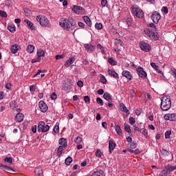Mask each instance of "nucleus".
<instances>
[{"label":"nucleus","instance_id":"nucleus-1","mask_svg":"<svg viewBox=\"0 0 176 176\" xmlns=\"http://www.w3.org/2000/svg\"><path fill=\"white\" fill-rule=\"evenodd\" d=\"M60 25L63 30H67V31H72L76 28V23L73 19L63 20L62 22H60Z\"/></svg>","mask_w":176,"mask_h":176},{"label":"nucleus","instance_id":"nucleus-2","mask_svg":"<svg viewBox=\"0 0 176 176\" xmlns=\"http://www.w3.org/2000/svg\"><path fill=\"white\" fill-rule=\"evenodd\" d=\"M148 27L154 29H145V34H146L152 41H157V39H159V35L157 34V32H156V25H155L154 23H150Z\"/></svg>","mask_w":176,"mask_h":176},{"label":"nucleus","instance_id":"nucleus-3","mask_svg":"<svg viewBox=\"0 0 176 176\" xmlns=\"http://www.w3.org/2000/svg\"><path fill=\"white\" fill-rule=\"evenodd\" d=\"M160 108L162 111H168L171 108V99L169 96L162 97Z\"/></svg>","mask_w":176,"mask_h":176},{"label":"nucleus","instance_id":"nucleus-4","mask_svg":"<svg viewBox=\"0 0 176 176\" xmlns=\"http://www.w3.org/2000/svg\"><path fill=\"white\" fill-rule=\"evenodd\" d=\"M36 19L41 27H48L49 24H50L49 19L42 14L37 16Z\"/></svg>","mask_w":176,"mask_h":176},{"label":"nucleus","instance_id":"nucleus-5","mask_svg":"<svg viewBox=\"0 0 176 176\" xmlns=\"http://www.w3.org/2000/svg\"><path fill=\"white\" fill-rule=\"evenodd\" d=\"M49 129H50V126L49 125H45V122L41 121L38 124L37 127V131L38 133H46L47 131H49Z\"/></svg>","mask_w":176,"mask_h":176},{"label":"nucleus","instance_id":"nucleus-6","mask_svg":"<svg viewBox=\"0 0 176 176\" xmlns=\"http://www.w3.org/2000/svg\"><path fill=\"white\" fill-rule=\"evenodd\" d=\"M133 14L138 19H142L144 17V11L140 8V7L135 6L133 8Z\"/></svg>","mask_w":176,"mask_h":176},{"label":"nucleus","instance_id":"nucleus-7","mask_svg":"<svg viewBox=\"0 0 176 176\" xmlns=\"http://www.w3.org/2000/svg\"><path fill=\"white\" fill-rule=\"evenodd\" d=\"M151 19H152L153 23H155V24H157V23H159V21L160 20V19H162V16L157 11H155L153 12V14L151 15Z\"/></svg>","mask_w":176,"mask_h":176},{"label":"nucleus","instance_id":"nucleus-8","mask_svg":"<svg viewBox=\"0 0 176 176\" xmlns=\"http://www.w3.org/2000/svg\"><path fill=\"white\" fill-rule=\"evenodd\" d=\"M140 47L141 50H143V52H149V51L151 50V45L144 41H141L140 43Z\"/></svg>","mask_w":176,"mask_h":176},{"label":"nucleus","instance_id":"nucleus-9","mask_svg":"<svg viewBox=\"0 0 176 176\" xmlns=\"http://www.w3.org/2000/svg\"><path fill=\"white\" fill-rule=\"evenodd\" d=\"M165 120H170V122H176V113H168L164 116Z\"/></svg>","mask_w":176,"mask_h":176},{"label":"nucleus","instance_id":"nucleus-10","mask_svg":"<svg viewBox=\"0 0 176 176\" xmlns=\"http://www.w3.org/2000/svg\"><path fill=\"white\" fill-rule=\"evenodd\" d=\"M38 107L40 108V110L41 111V112H47V109H49V107H47V104H46L45 103V101L43 100H41L38 102Z\"/></svg>","mask_w":176,"mask_h":176},{"label":"nucleus","instance_id":"nucleus-11","mask_svg":"<svg viewBox=\"0 0 176 176\" xmlns=\"http://www.w3.org/2000/svg\"><path fill=\"white\" fill-rule=\"evenodd\" d=\"M72 10L74 13H76V14H80V13H83V12H85V9L78 6H74Z\"/></svg>","mask_w":176,"mask_h":176},{"label":"nucleus","instance_id":"nucleus-12","mask_svg":"<svg viewBox=\"0 0 176 176\" xmlns=\"http://www.w3.org/2000/svg\"><path fill=\"white\" fill-rule=\"evenodd\" d=\"M67 82H68L69 85H65L62 88V89L64 90V91H68V90H71V89H72V87L74 86V82L72 81V80L68 79Z\"/></svg>","mask_w":176,"mask_h":176},{"label":"nucleus","instance_id":"nucleus-13","mask_svg":"<svg viewBox=\"0 0 176 176\" xmlns=\"http://www.w3.org/2000/svg\"><path fill=\"white\" fill-rule=\"evenodd\" d=\"M136 70L140 78H142V79H145V78H146V72L144 71V68L138 67Z\"/></svg>","mask_w":176,"mask_h":176},{"label":"nucleus","instance_id":"nucleus-14","mask_svg":"<svg viewBox=\"0 0 176 176\" xmlns=\"http://www.w3.org/2000/svg\"><path fill=\"white\" fill-rule=\"evenodd\" d=\"M116 148V143L113 142V140H109V153H112L113 152V149Z\"/></svg>","mask_w":176,"mask_h":176},{"label":"nucleus","instance_id":"nucleus-15","mask_svg":"<svg viewBox=\"0 0 176 176\" xmlns=\"http://www.w3.org/2000/svg\"><path fill=\"white\" fill-rule=\"evenodd\" d=\"M122 75L124 78H126L128 80H131V79H133V76L131 75V73L127 70H123Z\"/></svg>","mask_w":176,"mask_h":176},{"label":"nucleus","instance_id":"nucleus-16","mask_svg":"<svg viewBox=\"0 0 176 176\" xmlns=\"http://www.w3.org/2000/svg\"><path fill=\"white\" fill-rule=\"evenodd\" d=\"M0 167H2L3 169L5 170V171H7L8 173H9V174H13V173H14V170L13 168L8 166L6 165H3V164H1Z\"/></svg>","mask_w":176,"mask_h":176},{"label":"nucleus","instance_id":"nucleus-17","mask_svg":"<svg viewBox=\"0 0 176 176\" xmlns=\"http://www.w3.org/2000/svg\"><path fill=\"white\" fill-rule=\"evenodd\" d=\"M109 76H111L112 78H115V79H119V74H118L115 70L113 69H109L107 71Z\"/></svg>","mask_w":176,"mask_h":176},{"label":"nucleus","instance_id":"nucleus-18","mask_svg":"<svg viewBox=\"0 0 176 176\" xmlns=\"http://www.w3.org/2000/svg\"><path fill=\"white\" fill-rule=\"evenodd\" d=\"M15 120L18 123L23 122L24 120V115L21 113H18L15 116Z\"/></svg>","mask_w":176,"mask_h":176},{"label":"nucleus","instance_id":"nucleus-19","mask_svg":"<svg viewBox=\"0 0 176 176\" xmlns=\"http://www.w3.org/2000/svg\"><path fill=\"white\" fill-rule=\"evenodd\" d=\"M75 56H73V57H71L69 58L67 61L66 63H65V67H69L71 65H72V64H74V63H75Z\"/></svg>","mask_w":176,"mask_h":176},{"label":"nucleus","instance_id":"nucleus-20","mask_svg":"<svg viewBox=\"0 0 176 176\" xmlns=\"http://www.w3.org/2000/svg\"><path fill=\"white\" fill-rule=\"evenodd\" d=\"M19 49H20V47L18 45L14 44L12 45L10 50L12 54H16V53L19 52Z\"/></svg>","mask_w":176,"mask_h":176},{"label":"nucleus","instance_id":"nucleus-21","mask_svg":"<svg viewBox=\"0 0 176 176\" xmlns=\"http://www.w3.org/2000/svg\"><path fill=\"white\" fill-rule=\"evenodd\" d=\"M45 56V52L42 50H39L37 51V60H42V57Z\"/></svg>","mask_w":176,"mask_h":176},{"label":"nucleus","instance_id":"nucleus-22","mask_svg":"<svg viewBox=\"0 0 176 176\" xmlns=\"http://www.w3.org/2000/svg\"><path fill=\"white\" fill-rule=\"evenodd\" d=\"M58 144L59 145H60V146L67 147L68 146L67 143V140L64 138L59 139Z\"/></svg>","mask_w":176,"mask_h":176},{"label":"nucleus","instance_id":"nucleus-23","mask_svg":"<svg viewBox=\"0 0 176 176\" xmlns=\"http://www.w3.org/2000/svg\"><path fill=\"white\" fill-rule=\"evenodd\" d=\"M67 147L63 146H59L56 152V156L60 157V156H61V155L63 154V151H64V149H65Z\"/></svg>","mask_w":176,"mask_h":176},{"label":"nucleus","instance_id":"nucleus-24","mask_svg":"<svg viewBox=\"0 0 176 176\" xmlns=\"http://www.w3.org/2000/svg\"><path fill=\"white\" fill-rule=\"evenodd\" d=\"M24 23H25V24H27L28 27H29V28H30V30H35V26H34L33 23L31 22L30 20L25 19Z\"/></svg>","mask_w":176,"mask_h":176},{"label":"nucleus","instance_id":"nucleus-25","mask_svg":"<svg viewBox=\"0 0 176 176\" xmlns=\"http://www.w3.org/2000/svg\"><path fill=\"white\" fill-rule=\"evenodd\" d=\"M34 174L36 176H42L43 175V170H42L41 168H36L34 169Z\"/></svg>","mask_w":176,"mask_h":176},{"label":"nucleus","instance_id":"nucleus-26","mask_svg":"<svg viewBox=\"0 0 176 176\" xmlns=\"http://www.w3.org/2000/svg\"><path fill=\"white\" fill-rule=\"evenodd\" d=\"M103 98H104V100H106L109 102H112V97H111V94H109V93H104L103 94Z\"/></svg>","mask_w":176,"mask_h":176},{"label":"nucleus","instance_id":"nucleus-27","mask_svg":"<svg viewBox=\"0 0 176 176\" xmlns=\"http://www.w3.org/2000/svg\"><path fill=\"white\" fill-rule=\"evenodd\" d=\"M83 20H84L85 23H86L87 25H88V27L91 26V21L90 20V18H89V16H84Z\"/></svg>","mask_w":176,"mask_h":176},{"label":"nucleus","instance_id":"nucleus-28","mask_svg":"<svg viewBox=\"0 0 176 176\" xmlns=\"http://www.w3.org/2000/svg\"><path fill=\"white\" fill-rule=\"evenodd\" d=\"M151 65L158 74H162V70L159 69V66L156 65V63H151Z\"/></svg>","mask_w":176,"mask_h":176},{"label":"nucleus","instance_id":"nucleus-29","mask_svg":"<svg viewBox=\"0 0 176 176\" xmlns=\"http://www.w3.org/2000/svg\"><path fill=\"white\" fill-rule=\"evenodd\" d=\"M166 173H171L173 171H174V170H176V166H168L166 168Z\"/></svg>","mask_w":176,"mask_h":176},{"label":"nucleus","instance_id":"nucleus-30","mask_svg":"<svg viewBox=\"0 0 176 176\" xmlns=\"http://www.w3.org/2000/svg\"><path fill=\"white\" fill-rule=\"evenodd\" d=\"M35 50V47L32 45H29L27 47L28 53H34V50Z\"/></svg>","mask_w":176,"mask_h":176},{"label":"nucleus","instance_id":"nucleus-31","mask_svg":"<svg viewBox=\"0 0 176 176\" xmlns=\"http://www.w3.org/2000/svg\"><path fill=\"white\" fill-rule=\"evenodd\" d=\"M116 131L118 135H122L123 133H122V129H120V126L116 125Z\"/></svg>","mask_w":176,"mask_h":176},{"label":"nucleus","instance_id":"nucleus-32","mask_svg":"<svg viewBox=\"0 0 176 176\" xmlns=\"http://www.w3.org/2000/svg\"><path fill=\"white\" fill-rule=\"evenodd\" d=\"M4 162L6 163H10V164H13V158H12V157H6L4 159Z\"/></svg>","mask_w":176,"mask_h":176},{"label":"nucleus","instance_id":"nucleus-33","mask_svg":"<svg viewBox=\"0 0 176 176\" xmlns=\"http://www.w3.org/2000/svg\"><path fill=\"white\" fill-rule=\"evenodd\" d=\"M65 163L66 166H69L71 163H72V157H68L67 158L65 159Z\"/></svg>","mask_w":176,"mask_h":176},{"label":"nucleus","instance_id":"nucleus-34","mask_svg":"<svg viewBox=\"0 0 176 176\" xmlns=\"http://www.w3.org/2000/svg\"><path fill=\"white\" fill-rule=\"evenodd\" d=\"M120 111H122V112H129V110H127V107H126V106L124 105V104H122L120 106Z\"/></svg>","mask_w":176,"mask_h":176},{"label":"nucleus","instance_id":"nucleus-35","mask_svg":"<svg viewBox=\"0 0 176 176\" xmlns=\"http://www.w3.org/2000/svg\"><path fill=\"white\" fill-rule=\"evenodd\" d=\"M8 30L10 31V32H15L16 31V26L13 25H8Z\"/></svg>","mask_w":176,"mask_h":176},{"label":"nucleus","instance_id":"nucleus-36","mask_svg":"<svg viewBox=\"0 0 176 176\" xmlns=\"http://www.w3.org/2000/svg\"><path fill=\"white\" fill-rule=\"evenodd\" d=\"M124 130L126 131V133H131V129H130V125L127 124H124Z\"/></svg>","mask_w":176,"mask_h":176},{"label":"nucleus","instance_id":"nucleus-37","mask_svg":"<svg viewBox=\"0 0 176 176\" xmlns=\"http://www.w3.org/2000/svg\"><path fill=\"white\" fill-rule=\"evenodd\" d=\"M74 142H76V144H82V138L78 136L76 140H74Z\"/></svg>","mask_w":176,"mask_h":176},{"label":"nucleus","instance_id":"nucleus-38","mask_svg":"<svg viewBox=\"0 0 176 176\" xmlns=\"http://www.w3.org/2000/svg\"><path fill=\"white\" fill-rule=\"evenodd\" d=\"M161 153H162V155H164V156H168V155H170V153L164 148H162L161 150Z\"/></svg>","mask_w":176,"mask_h":176},{"label":"nucleus","instance_id":"nucleus-39","mask_svg":"<svg viewBox=\"0 0 176 176\" xmlns=\"http://www.w3.org/2000/svg\"><path fill=\"white\" fill-rule=\"evenodd\" d=\"M108 61L111 64V65H116V61L113 60V58H109Z\"/></svg>","mask_w":176,"mask_h":176},{"label":"nucleus","instance_id":"nucleus-40","mask_svg":"<svg viewBox=\"0 0 176 176\" xmlns=\"http://www.w3.org/2000/svg\"><path fill=\"white\" fill-rule=\"evenodd\" d=\"M0 17H8V13H6L5 11L0 10Z\"/></svg>","mask_w":176,"mask_h":176},{"label":"nucleus","instance_id":"nucleus-41","mask_svg":"<svg viewBox=\"0 0 176 176\" xmlns=\"http://www.w3.org/2000/svg\"><path fill=\"white\" fill-rule=\"evenodd\" d=\"M96 156L97 157H101V156H102V153L101 152V151L100 149H98L96 152Z\"/></svg>","mask_w":176,"mask_h":176},{"label":"nucleus","instance_id":"nucleus-42","mask_svg":"<svg viewBox=\"0 0 176 176\" xmlns=\"http://www.w3.org/2000/svg\"><path fill=\"white\" fill-rule=\"evenodd\" d=\"M100 82L101 83H102L103 85H106L107 84V78H105V76H102L100 77Z\"/></svg>","mask_w":176,"mask_h":176},{"label":"nucleus","instance_id":"nucleus-43","mask_svg":"<svg viewBox=\"0 0 176 176\" xmlns=\"http://www.w3.org/2000/svg\"><path fill=\"white\" fill-rule=\"evenodd\" d=\"M84 101L86 104H90V97L89 96H84Z\"/></svg>","mask_w":176,"mask_h":176},{"label":"nucleus","instance_id":"nucleus-44","mask_svg":"<svg viewBox=\"0 0 176 176\" xmlns=\"http://www.w3.org/2000/svg\"><path fill=\"white\" fill-rule=\"evenodd\" d=\"M95 28L96 30H102V24L99 23H96Z\"/></svg>","mask_w":176,"mask_h":176},{"label":"nucleus","instance_id":"nucleus-45","mask_svg":"<svg viewBox=\"0 0 176 176\" xmlns=\"http://www.w3.org/2000/svg\"><path fill=\"white\" fill-rule=\"evenodd\" d=\"M96 102H98V104H99L100 105H104V101H102V99H101V98H97Z\"/></svg>","mask_w":176,"mask_h":176},{"label":"nucleus","instance_id":"nucleus-46","mask_svg":"<svg viewBox=\"0 0 176 176\" xmlns=\"http://www.w3.org/2000/svg\"><path fill=\"white\" fill-rule=\"evenodd\" d=\"M54 133H59V131H60V126H58V124H56L55 126H54Z\"/></svg>","mask_w":176,"mask_h":176},{"label":"nucleus","instance_id":"nucleus-47","mask_svg":"<svg viewBox=\"0 0 176 176\" xmlns=\"http://www.w3.org/2000/svg\"><path fill=\"white\" fill-rule=\"evenodd\" d=\"M130 148L131 149H135V148H137V143L135 142L131 143Z\"/></svg>","mask_w":176,"mask_h":176},{"label":"nucleus","instance_id":"nucleus-48","mask_svg":"<svg viewBox=\"0 0 176 176\" xmlns=\"http://www.w3.org/2000/svg\"><path fill=\"white\" fill-rule=\"evenodd\" d=\"M97 49H100V50H101L102 53H105V51L104 50V47H102L101 44L97 45Z\"/></svg>","mask_w":176,"mask_h":176},{"label":"nucleus","instance_id":"nucleus-49","mask_svg":"<svg viewBox=\"0 0 176 176\" xmlns=\"http://www.w3.org/2000/svg\"><path fill=\"white\" fill-rule=\"evenodd\" d=\"M167 171L166 170H163L159 175V176H167Z\"/></svg>","mask_w":176,"mask_h":176},{"label":"nucleus","instance_id":"nucleus-50","mask_svg":"<svg viewBox=\"0 0 176 176\" xmlns=\"http://www.w3.org/2000/svg\"><path fill=\"white\" fill-rule=\"evenodd\" d=\"M129 123L131 125L134 124L135 123V119L133 117L129 118Z\"/></svg>","mask_w":176,"mask_h":176},{"label":"nucleus","instance_id":"nucleus-51","mask_svg":"<svg viewBox=\"0 0 176 176\" xmlns=\"http://www.w3.org/2000/svg\"><path fill=\"white\" fill-rule=\"evenodd\" d=\"M170 135H171V131H167L165 133V138H170Z\"/></svg>","mask_w":176,"mask_h":176},{"label":"nucleus","instance_id":"nucleus-52","mask_svg":"<svg viewBox=\"0 0 176 176\" xmlns=\"http://www.w3.org/2000/svg\"><path fill=\"white\" fill-rule=\"evenodd\" d=\"M64 57H65V55L63 54V55H56L55 58L56 60H61V58H64Z\"/></svg>","mask_w":176,"mask_h":176},{"label":"nucleus","instance_id":"nucleus-53","mask_svg":"<svg viewBox=\"0 0 176 176\" xmlns=\"http://www.w3.org/2000/svg\"><path fill=\"white\" fill-rule=\"evenodd\" d=\"M6 6H8V8L12 6V1L10 0L6 1Z\"/></svg>","mask_w":176,"mask_h":176},{"label":"nucleus","instance_id":"nucleus-54","mask_svg":"<svg viewBox=\"0 0 176 176\" xmlns=\"http://www.w3.org/2000/svg\"><path fill=\"white\" fill-rule=\"evenodd\" d=\"M77 86H78V87H83V81L78 80L77 82Z\"/></svg>","mask_w":176,"mask_h":176},{"label":"nucleus","instance_id":"nucleus-55","mask_svg":"<svg viewBox=\"0 0 176 176\" xmlns=\"http://www.w3.org/2000/svg\"><path fill=\"white\" fill-rule=\"evenodd\" d=\"M162 10L164 12V13H165V14L168 13V8L166 6L163 7Z\"/></svg>","mask_w":176,"mask_h":176},{"label":"nucleus","instance_id":"nucleus-56","mask_svg":"<svg viewBox=\"0 0 176 176\" xmlns=\"http://www.w3.org/2000/svg\"><path fill=\"white\" fill-rule=\"evenodd\" d=\"M10 107H12V108H16L17 107V104H16V101L12 100V102L10 104Z\"/></svg>","mask_w":176,"mask_h":176},{"label":"nucleus","instance_id":"nucleus-57","mask_svg":"<svg viewBox=\"0 0 176 176\" xmlns=\"http://www.w3.org/2000/svg\"><path fill=\"white\" fill-rule=\"evenodd\" d=\"M25 16H31L32 13H31V10L27 9L25 10Z\"/></svg>","mask_w":176,"mask_h":176},{"label":"nucleus","instance_id":"nucleus-58","mask_svg":"<svg viewBox=\"0 0 176 176\" xmlns=\"http://www.w3.org/2000/svg\"><path fill=\"white\" fill-rule=\"evenodd\" d=\"M51 99H52V100H56V99H57V94H56L55 92H54V93L51 95Z\"/></svg>","mask_w":176,"mask_h":176},{"label":"nucleus","instance_id":"nucleus-59","mask_svg":"<svg viewBox=\"0 0 176 176\" xmlns=\"http://www.w3.org/2000/svg\"><path fill=\"white\" fill-rule=\"evenodd\" d=\"M107 3H108V1L107 0H101V5L103 7L107 6Z\"/></svg>","mask_w":176,"mask_h":176},{"label":"nucleus","instance_id":"nucleus-60","mask_svg":"<svg viewBox=\"0 0 176 176\" xmlns=\"http://www.w3.org/2000/svg\"><path fill=\"white\" fill-rule=\"evenodd\" d=\"M97 93H98V94H99L100 96H102V94H104V89H98V90L97 91Z\"/></svg>","mask_w":176,"mask_h":176},{"label":"nucleus","instance_id":"nucleus-61","mask_svg":"<svg viewBox=\"0 0 176 176\" xmlns=\"http://www.w3.org/2000/svg\"><path fill=\"white\" fill-rule=\"evenodd\" d=\"M5 98V93L3 91H0V100H3Z\"/></svg>","mask_w":176,"mask_h":176},{"label":"nucleus","instance_id":"nucleus-62","mask_svg":"<svg viewBox=\"0 0 176 176\" xmlns=\"http://www.w3.org/2000/svg\"><path fill=\"white\" fill-rule=\"evenodd\" d=\"M84 47H85L87 49V50H90V47H91V45L85 44Z\"/></svg>","mask_w":176,"mask_h":176},{"label":"nucleus","instance_id":"nucleus-63","mask_svg":"<svg viewBox=\"0 0 176 176\" xmlns=\"http://www.w3.org/2000/svg\"><path fill=\"white\" fill-rule=\"evenodd\" d=\"M142 133L143 135H144L145 137H146L148 135V131L146 129H143Z\"/></svg>","mask_w":176,"mask_h":176},{"label":"nucleus","instance_id":"nucleus-64","mask_svg":"<svg viewBox=\"0 0 176 176\" xmlns=\"http://www.w3.org/2000/svg\"><path fill=\"white\" fill-rule=\"evenodd\" d=\"M78 26L80 27L81 28H85V23L82 22H78Z\"/></svg>","mask_w":176,"mask_h":176}]
</instances>
